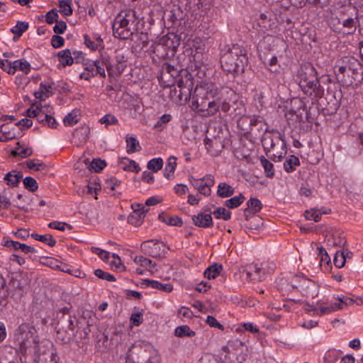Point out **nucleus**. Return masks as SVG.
Returning <instances> with one entry per match:
<instances>
[{
  "instance_id": "nucleus-1",
  "label": "nucleus",
  "mask_w": 363,
  "mask_h": 363,
  "mask_svg": "<svg viewBox=\"0 0 363 363\" xmlns=\"http://www.w3.org/2000/svg\"><path fill=\"white\" fill-rule=\"evenodd\" d=\"M182 82L178 84L179 93L178 96L181 101H188L192 99V107L200 116L210 117L214 116L220 109L224 113L231 110L232 105L225 99L224 95H230L232 98H238L236 94L228 87L219 89L211 83H201L196 85L193 91V82L190 79L186 81V84L182 86Z\"/></svg>"
},
{
  "instance_id": "nucleus-2",
  "label": "nucleus",
  "mask_w": 363,
  "mask_h": 363,
  "mask_svg": "<svg viewBox=\"0 0 363 363\" xmlns=\"http://www.w3.org/2000/svg\"><path fill=\"white\" fill-rule=\"evenodd\" d=\"M359 11L352 2L330 11L328 25L331 30L343 36L353 35L357 30Z\"/></svg>"
},
{
  "instance_id": "nucleus-3",
  "label": "nucleus",
  "mask_w": 363,
  "mask_h": 363,
  "mask_svg": "<svg viewBox=\"0 0 363 363\" xmlns=\"http://www.w3.org/2000/svg\"><path fill=\"white\" fill-rule=\"evenodd\" d=\"M334 73L342 86H357L363 80V65L354 57H345L336 62Z\"/></svg>"
},
{
  "instance_id": "nucleus-4",
  "label": "nucleus",
  "mask_w": 363,
  "mask_h": 363,
  "mask_svg": "<svg viewBox=\"0 0 363 363\" xmlns=\"http://www.w3.org/2000/svg\"><path fill=\"white\" fill-rule=\"evenodd\" d=\"M220 62L225 72L234 75L242 74L248 63L247 50L238 44L228 45L222 50Z\"/></svg>"
},
{
  "instance_id": "nucleus-5",
  "label": "nucleus",
  "mask_w": 363,
  "mask_h": 363,
  "mask_svg": "<svg viewBox=\"0 0 363 363\" xmlns=\"http://www.w3.org/2000/svg\"><path fill=\"white\" fill-rule=\"evenodd\" d=\"M112 28L116 38L128 39L138 30L136 12L133 9L121 11L115 17Z\"/></svg>"
},
{
  "instance_id": "nucleus-6",
  "label": "nucleus",
  "mask_w": 363,
  "mask_h": 363,
  "mask_svg": "<svg viewBox=\"0 0 363 363\" xmlns=\"http://www.w3.org/2000/svg\"><path fill=\"white\" fill-rule=\"evenodd\" d=\"M128 358L134 363H160V356L152 345L147 343L135 344L128 350Z\"/></svg>"
},
{
  "instance_id": "nucleus-7",
  "label": "nucleus",
  "mask_w": 363,
  "mask_h": 363,
  "mask_svg": "<svg viewBox=\"0 0 363 363\" xmlns=\"http://www.w3.org/2000/svg\"><path fill=\"white\" fill-rule=\"evenodd\" d=\"M33 328L28 323L21 324L14 331L13 344L19 352L36 347Z\"/></svg>"
},
{
  "instance_id": "nucleus-8",
  "label": "nucleus",
  "mask_w": 363,
  "mask_h": 363,
  "mask_svg": "<svg viewBox=\"0 0 363 363\" xmlns=\"http://www.w3.org/2000/svg\"><path fill=\"white\" fill-rule=\"evenodd\" d=\"M299 86L304 94L311 97L312 103L317 101L324 95L325 89L320 85L318 76L306 82H302Z\"/></svg>"
},
{
  "instance_id": "nucleus-9",
  "label": "nucleus",
  "mask_w": 363,
  "mask_h": 363,
  "mask_svg": "<svg viewBox=\"0 0 363 363\" xmlns=\"http://www.w3.org/2000/svg\"><path fill=\"white\" fill-rule=\"evenodd\" d=\"M140 248L145 255L155 258L164 257L167 253L166 245L158 240H146L141 244Z\"/></svg>"
},
{
  "instance_id": "nucleus-10",
  "label": "nucleus",
  "mask_w": 363,
  "mask_h": 363,
  "mask_svg": "<svg viewBox=\"0 0 363 363\" xmlns=\"http://www.w3.org/2000/svg\"><path fill=\"white\" fill-rule=\"evenodd\" d=\"M242 345V342L236 340L235 341H229L227 345L222 347L220 352V359L223 363H230V359L235 357L230 351V348L233 347V345ZM200 363H220L218 359L215 357H205L200 359Z\"/></svg>"
},
{
  "instance_id": "nucleus-11",
  "label": "nucleus",
  "mask_w": 363,
  "mask_h": 363,
  "mask_svg": "<svg viewBox=\"0 0 363 363\" xmlns=\"http://www.w3.org/2000/svg\"><path fill=\"white\" fill-rule=\"evenodd\" d=\"M318 76L316 69L311 63L306 62L301 64L297 70L296 77L298 85H301L302 82H306L314 77Z\"/></svg>"
},
{
  "instance_id": "nucleus-12",
  "label": "nucleus",
  "mask_w": 363,
  "mask_h": 363,
  "mask_svg": "<svg viewBox=\"0 0 363 363\" xmlns=\"http://www.w3.org/2000/svg\"><path fill=\"white\" fill-rule=\"evenodd\" d=\"M242 273L247 279L254 282L262 281L266 278L265 269L257 264L248 265Z\"/></svg>"
},
{
  "instance_id": "nucleus-13",
  "label": "nucleus",
  "mask_w": 363,
  "mask_h": 363,
  "mask_svg": "<svg viewBox=\"0 0 363 363\" xmlns=\"http://www.w3.org/2000/svg\"><path fill=\"white\" fill-rule=\"evenodd\" d=\"M294 281H299V284H297V286H296L295 289H299L302 293L305 294L306 296H313V293L311 290L315 288V284L314 281L306 278L305 277H300L297 275L294 276Z\"/></svg>"
},
{
  "instance_id": "nucleus-14",
  "label": "nucleus",
  "mask_w": 363,
  "mask_h": 363,
  "mask_svg": "<svg viewBox=\"0 0 363 363\" xmlns=\"http://www.w3.org/2000/svg\"><path fill=\"white\" fill-rule=\"evenodd\" d=\"M241 123L249 124L250 128L248 131L250 133L255 132V128L257 126H260V129H263V128L266 125V123L264 122L262 117L259 116L242 117L238 122L239 126L241 125Z\"/></svg>"
},
{
  "instance_id": "nucleus-15",
  "label": "nucleus",
  "mask_w": 363,
  "mask_h": 363,
  "mask_svg": "<svg viewBox=\"0 0 363 363\" xmlns=\"http://www.w3.org/2000/svg\"><path fill=\"white\" fill-rule=\"evenodd\" d=\"M192 221L194 224L199 228H210L213 225V219L209 213H199L196 216H193Z\"/></svg>"
},
{
  "instance_id": "nucleus-16",
  "label": "nucleus",
  "mask_w": 363,
  "mask_h": 363,
  "mask_svg": "<svg viewBox=\"0 0 363 363\" xmlns=\"http://www.w3.org/2000/svg\"><path fill=\"white\" fill-rule=\"evenodd\" d=\"M90 129L88 126H82L75 129L73 133L74 143L77 145L85 143L89 138Z\"/></svg>"
},
{
  "instance_id": "nucleus-17",
  "label": "nucleus",
  "mask_w": 363,
  "mask_h": 363,
  "mask_svg": "<svg viewBox=\"0 0 363 363\" xmlns=\"http://www.w3.org/2000/svg\"><path fill=\"white\" fill-rule=\"evenodd\" d=\"M22 363H38L39 359L38 346L28 349L25 352H20Z\"/></svg>"
},
{
  "instance_id": "nucleus-18",
  "label": "nucleus",
  "mask_w": 363,
  "mask_h": 363,
  "mask_svg": "<svg viewBox=\"0 0 363 363\" xmlns=\"http://www.w3.org/2000/svg\"><path fill=\"white\" fill-rule=\"evenodd\" d=\"M294 282V277H292L291 282H289L285 278H279L276 281V287L278 291L282 293L283 295H285L292 291L296 286H297V284Z\"/></svg>"
},
{
  "instance_id": "nucleus-19",
  "label": "nucleus",
  "mask_w": 363,
  "mask_h": 363,
  "mask_svg": "<svg viewBox=\"0 0 363 363\" xmlns=\"http://www.w3.org/2000/svg\"><path fill=\"white\" fill-rule=\"evenodd\" d=\"M51 84L41 82L39 89L35 91L34 96L40 101H45L47 98L53 94Z\"/></svg>"
},
{
  "instance_id": "nucleus-20",
  "label": "nucleus",
  "mask_w": 363,
  "mask_h": 363,
  "mask_svg": "<svg viewBox=\"0 0 363 363\" xmlns=\"http://www.w3.org/2000/svg\"><path fill=\"white\" fill-rule=\"evenodd\" d=\"M138 209H135L133 215L128 217V222L132 224L138 225L141 222V220L145 216V213L147 212V209L141 204H137Z\"/></svg>"
},
{
  "instance_id": "nucleus-21",
  "label": "nucleus",
  "mask_w": 363,
  "mask_h": 363,
  "mask_svg": "<svg viewBox=\"0 0 363 363\" xmlns=\"http://www.w3.org/2000/svg\"><path fill=\"white\" fill-rule=\"evenodd\" d=\"M191 184L194 186V188L198 191L204 195V196H209L211 193V189L209 188H206L204 186V182L203 179H196L193 177H190L189 179Z\"/></svg>"
},
{
  "instance_id": "nucleus-22",
  "label": "nucleus",
  "mask_w": 363,
  "mask_h": 363,
  "mask_svg": "<svg viewBox=\"0 0 363 363\" xmlns=\"http://www.w3.org/2000/svg\"><path fill=\"white\" fill-rule=\"evenodd\" d=\"M143 283L152 289H156L164 292H170L173 289V286L170 284L161 283L156 280L143 279Z\"/></svg>"
},
{
  "instance_id": "nucleus-23",
  "label": "nucleus",
  "mask_w": 363,
  "mask_h": 363,
  "mask_svg": "<svg viewBox=\"0 0 363 363\" xmlns=\"http://www.w3.org/2000/svg\"><path fill=\"white\" fill-rule=\"evenodd\" d=\"M120 165L124 171L132 172L135 173H138L140 171V167H139L138 164L135 161L130 160L127 157L121 159Z\"/></svg>"
},
{
  "instance_id": "nucleus-24",
  "label": "nucleus",
  "mask_w": 363,
  "mask_h": 363,
  "mask_svg": "<svg viewBox=\"0 0 363 363\" xmlns=\"http://www.w3.org/2000/svg\"><path fill=\"white\" fill-rule=\"evenodd\" d=\"M177 157L170 156L167 161V164L164 170V176L167 179H171L174 177V172L177 167Z\"/></svg>"
},
{
  "instance_id": "nucleus-25",
  "label": "nucleus",
  "mask_w": 363,
  "mask_h": 363,
  "mask_svg": "<svg viewBox=\"0 0 363 363\" xmlns=\"http://www.w3.org/2000/svg\"><path fill=\"white\" fill-rule=\"evenodd\" d=\"M57 57L62 67L70 66L73 64V58H72V52L69 49L60 51L57 53Z\"/></svg>"
},
{
  "instance_id": "nucleus-26",
  "label": "nucleus",
  "mask_w": 363,
  "mask_h": 363,
  "mask_svg": "<svg viewBox=\"0 0 363 363\" xmlns=\"http://www.w3.org/2000/svg\"><path fill=\"white\" fill-rule=\"evenodd\" d=\"M11 154L14 156L18 155L22 158H26L33 154V150L30 147H25L18 142L15 148L11 151Z\"/></svg>"
},
{
  "instance_id": "nucleus-27",
  "label": "nucleus",
  "mask_w": 363,
  "mask_h": 363,
  "mask_svg": "<svg viewBox=\"0 0 363 363\" xmlns=\"http://www.w3.org/2000/svg\"><path fill=\"white\" fill-rule=\"evenodd\" d=\"M341 303H330L328 306H320L318 309H316V314L319 315H323L325 314H329L333 312L341 310Z\"/></svg>"
},
{
  "instance_id": "nucleus-28",
  "label": "nucleus",
  "mask_w": 363,
  "mask_h": 363,
  "mask_svg": "<svg viewBox=\"0 0 363 363\" xmlns=\"http://www.w3.org/2000/svg\"><path fill=\"white\" fill-rule=\"evenodd\" d=\"M13 74L17 70L22 71L25 74H28L30 71V63L24 58L17 60L13 62Z\"/></svg>"
},
{
  "instance_id": "nucleus-29",
  "label": "nucleus",
  "mask_w": 363,
  "mask_h": 363,
  "mask_svg": "<svg viewBox=\"0 0 363 363\" xmlns=\"http://www.w3.org/2000/svg\"><path fill=\"white\" fill-rule=\"evenodd\" d=\"M234 194V189L225 182H221L218 186L217 194L221 198L231 196Z\"/></svg>"
},
{
  "instance_id": "nucleus-30",
  "label": "nucleus",
  "mask_w": 363,
  "mask_h": 363,
  "mask_svg": "<svg viewBox=\"0 0 363 363\" xmlns=\"http://www.w3.org/2000/svg\"><path fill=\"white\" fill-rule=\"evenodd\" d=\"M274 15L270 11H267L260 14V24L264 28H271L274 25Z\"/></svg>"
},
{
  "instance_id": "nucleus-31",
  "label": "nucleus",
  "mask_w": 363,
  "mask_h": 363,
  "mask_svg": "<svg viewBox=\"0 0 363 363\" xmlns=\"http://www.w3.org/2000/svg\"><path fill=\"white\" fill-rule=\"evenodd\" d=\"M300 165L298 157L295 155H289L284 162V169L286 172H291L295 170L296 167Z\"/></svg>"
},
{
  "instance_id": "nucleus-32",
  "label": "nucleus",
  "mask_w": 363,
  "mask_h": 363,
  "mask_svg": "<svg viewBox=\"0 0 363 363\" xmlns=\"http://www.w3.org/2000/svg\"><path fill=\"white\" fill-rule=\"evenodd\" d=\"M233 99L231 109L233 110L235 116H239V118L244 117L245 113V104L242 101L238 100L237 98H232Z\"/></svg>"
},
{
  "instance_id": "nucleus-33",
  "label": "nucleus",
  "mask_w": 363,
  "mask_h": 363,
  "mask_svg": "<svg viewBox=\"0 0 363 363\" xmlns=\"http://www.w3.org/2000/svg\"><path fill=\"white\" fill-rule=\"evenodd\" d=\"M223 269V266L218 264H214L208 267L204 272V277L208 279L216 278L221 270Z\"/></svg>"
},
{
  "instance_id": "nucleus-34",
  "label": "nucleus",
  "mask_w": 363,
  "mask_h": 363,
  "mask_svg": "<svg viewBox=\"0 0 363 363\" xmlns=\"http://www.w3.org/2000/svg\"><path fill=\"white\" fill-rule=\"evenodd\" d=\"M31 237L35 240L40 241L47 244L50 247H53L56 245V240L50 234L38 235L37 233L31 234Z\"/></svg>"
},
{
  "instance_id": "nucleus-35",
  "label": "nucleus",
  "mask_w": 363,
  "mask_h": 363,
  "mask_svg": "<svg viewBox=\"0 0 363 363\" xmlns=\"http://www.w3.org/2000/svg\"><path fill=\"white\" fill-rule=\"evenodd\" d=\"M159 219L169 225L181 226L182 220L177 216H169L164 213L159 215Z\"/></svg>"
},
{
  "instance_id": "nucleus-36",
  "label": "nucleus",
  "mask_w": 363,
  "mask_h": 363,
  "mask_svg": "<svg viewBox=\"0 0 363 363\" xmlns=\"http://www.w3.org/2000/svg\"><path fill=\"white\" fill-rule=\"evenodd\" d=\"M176 336L179 337H194L196 333L193 331L188 325H181L176 328L174 330Z\"/></svg>"
},
{
  "instance_id": "nucleus-37",
  "label": "nucleus",
  "mask_w": 363,
  "mask_h": 363,
  "mask_svg": "<svg viewBox=\"0 0 363 363\" xmlns=\"http://www.w3.org/2000/svg\"><path fill=\"white\" fill-rule=\"evenodd\" d=\"M260 163L264 169L267 177L272 178L274 175V169L273 164L266 159L264 156L260 157Z\"/></svg>"
},
{
  "instance_id": "nucleus-38",
  "label": "nucleus",
  "mask_w": 363,
  "mask_h": 363,
  "mask_svg": "<svg viewBox=\"0 0 363 363\" xmlns=\"http://www.w3.org/2000/svg\"><path fill=\"white\" fill-rule=\"evenodd\" d=\"M126 151L128 154H131L140 150L139 142L134 137H129L126 138Z\"/></svg>"
},
{
  "instance_id": "nucleus-39",
  "label": "nucleus",
  "mask_w": 363,
  "mask_h": 363,
  "mask_svg": "<svg viewBox=\"0 0 363 363\" xmlns=\"http://www.w3.org/2000/svg\"><path fill=\"white\" fill-rule=\"evenodd\" d=\"M247 208L245 209V211L250 210L252 213H256L262 208V204L261 201L257 198H251L247 202Z\"/></svg>"
},
{
  "instance_id": "nucleus-40",
  "label": "nucleus",
  "mask_w": 363,
  "mask_h": 363,
  "mask_svg": "<svg viewBox=\"0 0 363 363\" xmlns=\"http://www.w3.org/2000/svg\"><path fill=\"white\" fill-rule=\"evenodd\" d=\"M245 200V197L240 194L239 196H235L230 199L225 201V206L229 208H235L240 206Z\"/></svg>"
},
{
  "instance_id": "nucleus-41",
  "label": "nucleus",
  "mask_w": 363,
  "mask_h": 363,
  "mask_svg": "<svg viewBox=\"0 0 363 363\" xmlns=\"http://www.w3.org/2000/svg\"><path fill=\"white\" fill-rule=\"evenodd\" d=\"M133 260L136 264H140L141 267H147L149 268L150 269L155 268V267L156 266L155 262L143 256H136Z\"/></svg>"
},
{
  "instance_id": "nucleus-42",
  "label": "nucleus",
  "mask_w": 363,
  "mask_h": 363,
  "mask_svg": "<svg viewBox=\"0 0 363 363\" xmlns=\"http://www.w3.org/2000/svg\"><path fill=\"white\" fill-rule=\"evenodd\" d=\"M163 167V160L161 157L153 158L150 160L147 164L148 169L157 172Z\"/></svg>"
},
{
  "instance_id": "nucleus-43",
  "label": "nucleus",
  "mask_w": 363,
  "mask_h": 363,
  "mask_svg": "<svg viewBox=\"0 0 363 363\" xmlns=\"http://www.w3.org/2000/svg\"><path fill=\"white\" fill-rule=\"evenodd\" d=\"M28 28V23L25 21H18L16 25L11 29V32L20 37Z\"/></svg>"
},
{
  "instance_id": "nucleus-44",
  "label": "nucleus",
  "mask_w": 363,
  "mask_h": 363,
  "mask_svg": "<svg viewBox=\"0 0 363 363\" xmlns=\"http://www.w3.org/2000/svg\"><path fill=\"white\" fill-rule=\"evenodd\" d=\"M323 213H328V212L323 211V213H320L319 210L313 208L306 211L305 217L307 220L318 222L320 220Z\"/></svg>"
},
{
  "instance_id": "nucleus-45",
  "label": "nucleus",
  "mask_w": 363,
  "mask_h": 363,
  "mask_svg": "<svg viewBox=\"0 0 363 363\" xmlns=\"http://www.w3.org/2000/svg\"><path fill=\"white\" fill-rule=\"evenodd\" d=\"M213 216L216 218H223L224 220H228L230 219L231 213L227 211L225 208H218L213 212Z\"/></svg>"
},
{
  "instance_id": "nucleus-46",
  "label": "nucleus",
  "mask_w": 363,
  "mask_h": 363,
  "mask_svg": "<svg viewBox=\"0 0 363 363\" xmlns=\"http://www.w3.org/2000/svg\"><path fill=\"white\" fill-rule=\"evenodd\" d=\"M79 120V115L77 111H73L68 113L64 118V123L65 125L72 126L76 124Z\"/></svg>"
},
{
  "instance_id": "nucleus-47",
  "label": "nucleus",
  "mask_w": 363,
  "mask_h": 363,
  "mask_svg": "<svg viewBox=\"0 0 363 363\" xmlns=\"http://www.w3.org/2000/svg\"><path fill=\"white\" fill-rule=\"evenodd\" d=\"M21 178L22 174L21 173L12 174L11 172H9L6 174L4 179L7 181L9 185L15 186L18 185Z\"/></svg>"
},
{
  "instance_id": "nucleus-48",
  "label": "nucleus",
  "mask_w": 363,
  "mask_h": 363,
  "mask_svg": "<svg viewBox=\"0 0 363 363\" xmlns=\"http://www.w3.org/2000/svg\"><path fill=\"white\" fill-rule=\"evenodd\" d=\"M106 165L104 160L101 159H94L92 162L89 164L88 167L90 169L94 170L95 172H99L102 170Z\"/></svg>"
},
{
  "instance_id": "nucleus-49",
  "label": "nucleus",
  "mask_w": 363,
  "mask_h": 363,
  "mask_svg": "<svg viewBox=\"0 0 363 363\" xmlns=\"http://www.w3.org/2000/svg\"><path fill=\"white\" fill-rule=\"evenodd\" d=\"M23 184L25 188L28 189L31 192L35 191L38 188V185L36 180L31 177H26L23 179Z\"/></svg>"
},
{
  "instance_id": "nucleus-50",
  "label": "nucleus",
  "mask_w": 363,
  "mask_h": 363,
  "mask_svg": "<svg viewBox=\"0 0 363 363\" xmlns=\"http://www.w3.org/2000/svg\"><path fill=\"white\" fill-rule=\"evenodd\" d=\"M59 6L61 12L65 16H70L72 14V9L70 6V0H59Z\"/></svg>"
},
{
  "instance_id": "nucleus-51",
  "label": "nucleus",
  "mask_w": 363,
  "mask_h": 363,
  "mask_svg": "<svg viewBox=\"0 0 363 363\" xmlns=\"http://www.w3.org/2000/svg\"><path fill=\"white\" fill-rule=\"evenodd\" d=\"M26 166L29 169H33L35 171H40L45 168V164L40 162L38 160H29L26 162Z\"/></svg>"
},
{
  "instance_id": "nucleus-52",
  "label": "nucleus",
  "mask_w": 363,
  "mask_h": 363,
  "mask_svg": "<svg viewBox=\"0 0 363 363\" xmlns=\"http://www.w3.org/2000/svg\"><path fill=\"white\" fill-rule=\"evenodd\" d=\"M333 298L338 301V303H341V310L343 308L344 306H351L354 303V297H347L345 296H334Z\"/></svg>"
},
{
  "instance_id": "nucleus-53",
  "label": "nucleus",
  "mask_w": 363,
  "mask_h": 363,
  "mask_svg": "<svg viewBox=\"0 0 363 363\" xmlns=\"http://www.w3.org/2000/svg\"><path fill=\"white\" fill-rule=\"evenodd\" d=\"M96 62V76L99 74L101 77H106V72H105V60H94Z\"/></svg>"
},
{
  "instance_id": "nucleus-54",
  "label": "nucleus",
  "mask_w": 363,
  "mask_h": 363,
  "mask_svg": "<svg viewBox=\"0 0 363 363\" xmlns=\"http://www.w3.org/2000/svg\"><path fill=\"white\" fill-rule=\"evenodd\" d=\"M48 227L50 228H52V229L60 230V231H65V227H67L69 230H72V227L69 224H67L64 222L57 221V220L50 222L48 224Z\"/></svg>"
},
{
  "instance_id": "nucleus-55",
  "label": "nucleus",
  "mask_w": 363,
  "mask_h": 363,
  "mask_svg": "<svg viewBox=\"0 0 363 363\" xmlns=\"http://www.w3.org/2000/svg\"><path fill=\"white\" fill-rule=\"evenodd\" d=\"M94 274L99 279L106 280L108 281H115L116 278L111 274L103 271L101 269L94 270Z\"/></svg>"
},
{
  "instance_id": "nucleus-56",
  "label": "nucleus",
  "mask_w": 363,
  "mask_h": 363,
  "mask_svg": "<svg viewBox=\"0 0 363 363\" xmlns=\"http://www.w3.org/2000/svg\"><path fill=\"white\" fill-rule=\"evenodd\" d=\"M171 118L172 116L169 114L162 115L155 124L154 128L160 130H162L164 128V125L170 121Z\"/></svg>"
},
{
  "instance_id": "nucleus-57",
  "label": "nucleus",
  "mask_w": 363,
  "mask_h": 363,
  "mask_svg": "<svg viewBox=\"0 0 363 363\" xmlns=\"http://www.w3.org/2000/svg\"><path fill=\"white\" fill-rule=\"evenodd\" d=\"M11 206L10 198L7 196L6 190L0 192V208L7 209Z\"/></svg>"
},
{
  "instance_id": "nucleus-58",
  "label": "nucleus",
  "mask_w": 363,
  "mask_h": 363,
  "mask_svg": "<svg viewBox=\"0 0 363 363\" xmlns=\"http://www.w3.org/2000/svg\"><path fill=\"white\" fill-rule=\"evenodd\" d=\"M99 122L107 126L110 125H116L118 124V121L113 115L106 114L99 120Z\"/></svg>"
},
{
  "instance_id": "nucleus-59",
  "label": "nucleus",
  "mask_w": 363,
  "mask_h": 363,
  "mask_svg": "<svg viewBox=\"0 0 363 363\" xmlns=\"http://www.w3.org/2000/svg\"><path fill=\"white\" fill-rule=\"evenodd\" d=\"M91 251L93 253H95L99 255V257L104 262H108L110 257V254L108 252L101 250L96 247H91Z\"/></svg>"
},
{
  "instance_id": "nucleus-60",
  "label": "nucleus",
  "mask_w": 363,
  "mask_h": 363,
  "mask_svg": "<svg viewBox=\"0 0 363 363\" xmlns=\"http://www.w3.org/2000/svg\"><path fill=\"white\" fill-rule=\"evenodd\" d=\"M333 262L337 268H341L345 264V257L344 254H340L339 251L336 252L334 256Z\"/></svg>"
},
{
  "instance_id": "nucleus-61",
  "label": "nucleus",
  "mask_w": 363,
  "mask_h": 363,
  "mask_svg": "<svg viewBox=\"0 0 363 363\" xmlns=\"http://www.w3.org/2000/svg\"><path fill=\"white\" fill-rule=\"evenodd\" d=\"M0 67L9 74H13V62L8 60H0Z\"/></svg>"
},
{
  "instance_id": "nucleus-62",
  "label": "nucleus",
  "mask_w": 363,
  "mask_h": 363,
  "mask_svg": "<svg viewBox=\"0 0 363 363\" xmlns=\"http://www.w3.org/2000/svg\"><path fill=\"white\" fill-rule=\"evenodd\" d=\"M1 245L3 246L10 247L15 250H20L19 245H21V243L19 242H17V241H13L12 240H9L6 238H3L2 241H1Z\"/></svg>"
},
{
  "instance_id": "nucleus-63",
  "label": "nucleus",
  "mask_w": 363,
  "mask_h": 363,
  "mask_svg": "<svg viewBox=\"0 0 363 363\" xmlns=\"http://www.w3.org/2000/svg\"><path fill=\"white\" fill-rule=\"evenodd\" d=\"M262 143L264 150H269L275 146L274 139L269 135H265L262 138Z\"/></svg>"
},
{
  "instance_id": "nucleus-64",
  "label": "nucleus",
  "mask_w": 363,
  "mask_h": 363,
  "mask_svg": "<svg viewBox=\"0 0 363 363\" xmlns=\"http://www.w3.org/2000/svg\"><path fill=\"white\" fill-rule=\"evenodd\" d=\"M58 19L57 12L55 9L48 11L45 15V21L48 24H52L57 22Z\"/></svg>"
}]
</instances>
